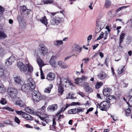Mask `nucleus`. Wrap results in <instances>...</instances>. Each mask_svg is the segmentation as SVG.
<instances>
[{"label":"nucleus","instance_id":"nucleus-1","mask_svg":"<svg viewBox=\"0 0 132 132\" xmlns=\"http://www.w3.org/2000/svg\"><path fill=\"white\" fill-rule=\"evenodd\" d=\"M57 84H62L65 87L69 85L73 87L75 86L73 84L71 81L63 78L58 79H57Z\"/></svg>","mask_w":132,"mask_h":132},{"label":"nucleus","instance_id":"nucleus-2","mask_svg":"<svg viewBox=\"0 0 132 132\" xmlns=\"http://www.w3.org/2000/svg\"><path fill=\"white\" fill-rule=\"evenodd\" d=\"M27 15V12L24 13H22L18 15L17 19L21 27L22 28H24L26 27V23L24 21V15Z\"/></svg>","mask_w":132,"mask_h":132},{"label":"nucleus","instance_id":"nucleus-3","mask_svg":"<svg viewBox=\"0 0 132 132\" xmlns=\"http://www.w3.org/2000/svg\"><path fill=\"white\" fill-rule=\"evenodd\" d=\"M7 91L8 95L12 98H14L17 96L18 91L15 88L12 87L9 88Z\"/></svg>","mask_w":132,"mask_h":132},{"label":"nucleus","instance_id":"nucleus-4","mask_svg":"<svg viewBox=\"0 0 132 132\" xmlns=\"http://www.w3.org/2000/svg\"><path fill=\"white\" fill-rule=\"evenodd\" d=\"M109 105L108 103L104 101L101 102L100 104H98L97 106H99L101 110L106 111L109 109L110 106Z\"/></svg>","mask_w":132,"mask_h":132},{"label":"nucleus","instance_id":"nucleus-5","mask_svg":"<svg viewBox=\"0 0 132 132\" xmlns=\"http://www.w3.org/2000/svg\"><path fill=\"white\" fill-rule=\"evenodd\" d=\"M127 104L128 105V108L125 109V115L126 116H129L130 115L131 109V106H132V97H131L129 100Z\"/></svg>","mask_w":132,"mask_h":132},{"label":"nucleus","instance_id":"nucleus-6","mask_svg":"<svg viewBox=\"0 0 132 132\" xmlns=\"http://www.w3.org/2000/svg\"><path fill=\"white\" fill-rule=\"evenodd\" d=\"M45 108V106L43 105L41 108L38 110L37 113L39 116H37L42 120H44L45 118V117H44L45 114H44Z\"/></svg>","mask_w":132,"mask_h":132},{"label":"nucleus","instance_id":"nucleus-7","mask_svg":"<svg viewBox=\"0 0 132 132\" xmlns=\"http://www.w3.org/2000/svg\"><path fill=\"white\" fill-rule=\"evenodd\" d=\"M63 20V19L62 18L56 16L50 20V22L52 25H56L59 24Z\"/></svg>","mask_w":132,"mask_h":132},{"label":"nucleus","instance_id":"nucleus-8","mask_svg":"<svg viewBox=\"0 0 132 132\" xmlns=\"http://www.w3.org/2000/svg\"><path fill=\"white\" fill-rule=\"evenodd\" d=\"M22 85L21 90L24 92L28 93L30 91H32L34 89L31 88L30 86H29L27 84H25L24 83Z\"/></svg>","mask_w":132,"mask_h":132},{"label":"nucleus","instance_id":"nucleus-9","mask_svg":"<svg viewBox=\"0 0 132 132\" xmlns=\"http://www.w3.org/2000/svg\"><path fill=\"white\" fill-rule=\"evenodd\" d=\"M15 60V57L12 55L8 59L4 60L5 65L7 66H9L11 65Z\"/></svg>","mask_w":132,"mask_h":132},{"label":"nucleus","instance_id":"nucleus-10","mask_svg":"<svg viewBox=\"0 0 132 132\" xmlns=\"http://www.w3.org/2000/svg\"><path fill=\"white\" fill-rule=\"evenodd\" d=\"M85 109L78 107L77 108L72 109L69 110L68 112L69 114H75L78 113L80 112H83Z\"/></svg>","mask_w":132,"mask_h":132},{"label":"nucleus","instance_id":"nucleus-11","mask_svg":"<svg viewBox=\"0 0 132 132\" xmlns=\"http://www.w3.org/2000/svg\"><path fill=\"white\" fill-rule=\"evenodd\" d=\"M20 71L22 72H26L27 71V66L21 62H19L17 65Z\"/></svg>","mask_w":132,"mask_h":132},{"label":"nucleus","instance_id":"nucleus-12","mask_svg":"<svg viewBox=\"0 0 132 132\" xmlns=\"http://www.w3.org/2000/svg\"><path fill=\"white\" fill-rule=\"evenodd\" d=\"M57 58L56 56H52L51 57L49 61V63L51 66L54 68H56L57 65L55 60Z\"/></svg>","mask_w":132,"mask_h":132},{"label":"nucleus","instance_id":"nucleus-13","mask_svg":"<svg viewBox=\"0 0 132 132\" xmlns=\"http://www.w3.org/2000/svg\"><path fill=\"white\" fill-rule=\"evenodd\" d=\"M27 84L29 86H30V88L35 89V84L32 79L31 77L28 78L27 80Z\"/></svg>","mask_w":132,"mask_h":132},{"label":"nucleus","instance_id":"nucleus-14","mask_svg":"<svg viewBox=\"0 0 132 132\" xmlns=\"http://www.w3.org/2000/svg\"><path fill=\"white\" fill-rule=\"evenodd\" d=\"M112 92V90L110 88L107 87L104 89L103 93V95L105 96L110 95Z\"/></svg>","mask_w":132,"mask_h":132},{"label":"nucleus","instance_id":"nucleus-15","mask_svg":"<svg viewBox=\"0 0 132 132\" xmlns=\"http://www.w3.org/2000/svg\"><path fill=\"white\" fill-rule=\"evenodd\" d=\"M14 80L15 82L17 84H18L21 85L24 83V81L19 76H15L14 78Z\"/></svg>","mask_w":132,"mask_h":132},{"label":"nucleus","instance_id":"nucleus-16","mask_svg":"<svg viewBox=\"0 0 132 132\" xmlns=\"http://www.w3.org/2000/svg\"><path fill=\"white\" fill-rule=\"evenodd\" d=\"M40 51L42 55H45L47 54L48 50L45 46L43 45L40 47Z\"/></svg>","mask_w":132,"mask_h":132},{"label":"nucleus","instance_id":"nucleus-17","mask_svg":"<svg viewBox=\"0 0 132 132\" xmlns=\"http://www.w3.org/2000/svg\"><path fill=\"white\" fill-rule=\"evenodd\" d=\"M25 111L27 112L30 114H32L37 116H39L37 112H35L32 108H31L29 107L25 108Z\"/></svg>","mask_w":132,"mask_h":132},{"label":"nucleus","instance_id":"nucleus-18","mask_svg":"<svg viewBox=\"0 0 132 132\" xmlns=\"http://www.w3.org/2000/svg\"><path fill=\"white\" fill-rule=\"evenodd\" d=\"M55 77V74L51 72L48 74L47 79L48 80H52L54 79Z\"/></svg>","mask_w":132,"mask_h":132},{"label":"nucleus","instance_id":"nucleus-19","mask_svg":"<svg viewBox=\"0 0 132 132\" xmlns=\"http://www.w3.org/2000/svg\"><path fill=\"white\" fill-rule=\"evenodd\" d=\"M57 108V106L56 104H52L49 106L47 108L48 110L54 111L56 110Z\"/></svg>","mask_w":132,"mask_h":132},{"label":"nucleus","instance_id":"nucleus-20","mask_svg":"<svg viewBox=\"0 0 132 132\" xmlns=\"http://www.w3.org/2000/svg\"><path fill=\"white\" fill-rule=\"evenodd\" d=\"M115 99V97L113 95H108L107 96L106 99V101L109 104L112 101L114 100Z\"/></svg>","mask_w":132,"mask_h":132},{"label":"nucleus","instance_id":"nucleus-21","mask_svg":"<svg viewBox=\"0 0 132 132\" xmlns=\"http://www.w3.org/2000/svg\"><path fill=\"white\" fill-rule=\"evenodd\" d=\"M106 76V74L104 71L101 72L100 74L97 75L98 78L101 80L104 79L105 78Z\"/></svg>","mask_w":132,"mask_h":132},{"label":"nucleus","instance_id":"nucleus-22","mask_svg":"<svg viewBox=\"0 0 132 132\" xmlns=\"http://www.w3.org/2000/svg\"><path fill=\"white\" fill-rule=\"evenodd\" d=\"M37 61L40 67V71H42V67L44 65V62L41 59L38 58L37 60Z\"/></svg>","mask_w":132,"mask_h":132},{"label":"nucleus","instance_id":"nucleus-23","mask_svg":"<svg viewBox=\"0 0 132 132\" xmlns=\"http://www.w3.org/2000/svg\"><path fill=\"white\" fill-rule=\"evenodd\" d=\"M5 70L4 68L0 66V77H4L5 76Z\"/></svg>","mask_w":132,"mask_h":132},{"label":"nucleus","instance_id":"nucleus-24","mask_svg":"<svg viewBox=\"0 0 132 132\" xmlns=\"http://www.w3.org/2000/svg\"><path fill=\"white\" fill-rule=\"evenodd\" d=\"M57 84L59 85L58 90V93H59V95H61L63 94L64 91L63 88L61 84Z\"/></svg>","mask_w":132,"mask_h":132},{"label":"nucleus","instance_id":"nucleus-25","mask_svg":"<svg viewBox=\"0 0 132 132\" xmlns=\"http://www.w3.org/2000/svg\"><path fill=\"white\" fill-rule=\"evenodd\" d=\"M53 0H43L41 1V3L39 4H37V5H42L44 4H48L53 3Z\"/></svg>","mask_w":132,"mask_h":132},{"label":"nucleus","instance_id":"nucleus-26","mask_svg":"<svg viewBox=\"0 0 132 132\" xmlns=\"http://www.w3.org/2000/svg\"><path fill=\"white\" fill-rule=\"evenodd\" d=\"M53 87V85L52 84H50L49 86L44 89V92L46 93H50L51 90Z\"/></svg>","mask_w":132,"mask_h":132},{"label":"nucleus","instance_id":"nucleus-27","mask_svg":"<svg viewBox=\"0 0 132 132\" xmlns=\"http://www.w3.org/2000/svg\"><path fill=\"white\" fill-rule=\"evenodd\" d=\"M125 66H121L118 69V73L119 74H121L123 73L125 70Z\"/></svg>","mask_w":132,"mask_h":132},{"label":"nucleus","instance_id":"nucleus-28","mask_svg":"<svg viewBox=\"0 0 132 132\" xmlns=\"http://www.w3.org/2000/svg\"><path fill=\"white\" fill-rule=\"evenodd\" d=\"M15 104L19 105L20 107H22L24 105L25 102L22 100H19L16 101Z\"/></svg>","mask_w":132,"mask_h":132},{"label":"nucleus","instance_id":"nucleus-29","mask_svg":"<svg viewBox=\"0 0 132 132\" xmlns=\"http://www.w3.org/2000/svg\"><path fill=\"white\" fill-rule=\"evenodd\" d=\"M39 96H36V98H32V100L33 101L35 102H38L43 99L42 96L41 94H39Z\"/></svg>","mask_w":132,"mask_h":132},{"label":"nucleus","instance_id":"nucleus-30","mask_svg":"<svg viewBox=\"0 0 132 132\" xmlns=\"http://www.w3.org/2000/svg\"><path fill=\"white\" fill-rule=\"evenodd\" d=\"M125 36V34L122 33L120 35L119 37V46L120 47L121 46V44L122 42L123 41L124 38Z\"/></svg>","mask_w":132,"mask_h":132},{"label":"nucleus","instance_id":"nucleus-31","mask_svg":"<svg viewBox=\"0 0 132 132\" xmlns=\"http://www.w3.org/2000/svg\"><path fill=\"white\" fill-rule=\"evenodd\" d=\"M23 117L27 120H32V117L29 114H26L25 113L23 114Z\"/></svg>","mask_w":132,"mask_h":132},{"label":"nucleus","instance_id":"nucleus-32","mask_svg":"<svg viewBox=\"0 0 132 132\" xmlns=\"http://www.w3.org/2000/svg\"><path fill=\"white\" fill-rule=\"evenodd\" d=\"M40 93L37 90H34L31 93L32 97L35 98L36 96H39V94H40Z\"/></svg>","mask_w":132,"mask_h":132},{"label":"nucleus","instance_id":"nucleus-33","mask_svg":"<svg viewBox=\"0 0 132 132\" xmlns=\"http://www.w3.org/2000/svg\"><path fill=\"white\" fill-rule=\"evenodd\" d=\"M63 43V40H56L54 41V44L56 46H60L62 45Z\"/></svg>","mask_w":132,"mask_h":132},{"label":"nucleus","instance_id":"nucleus-34","mask_svg":"<svg viewBox=\"0 0 132 132\" xmlns=\"http://www.w3.org/2000/svg\"><path fill=\"white\" fill-rule=\"evenodd\" d=\"M39 20L42 23L44 24L46 26L47 25V22L45 16H44L43 17L40 19Z\"/></svg>","mask_w":132,"mask_h":132},{"label":"nucleus","instance_id":"nucleus-35","mask_svg":"<svg viewBox=\"0 0 132 132\" xmlns=\"http://www.w3.org/2000/svg\"><path fill=\"white\" fill-rule=\"evenodd\" d=\"M79 47V45L77 44H74L71 47V50L73 51H77V49Z\"/></svg>","mask_w":132,"mask_h":132},{"label":"nucleus","instance_id":"nucleus-36","mask_svg":"<svg viewBox=\"0 0 132 132\" xmlns=\"http://www.w3.org/2000/svg\"><path fill=\"white\" fill-rule=\"evenodd\" d=\"M75 81L76 83L77 84H78L81 85L82 84V80L81 78H77L75 79Z\"/></svg>","mask_w":132,"mask_h":132},{"label":"nucleus","instance_id":"nucleus-37","mask_svg":"<svg viewBox=\"0 0 132 132\" xmlns=\"http://www.w3.org/2000/svg\"><path fill=\"white\" fill-rule=\"evenodd\" d=\"M27 66V71L30 73L32 72L33 70V68L32 66L30 64H29Z\"/></svg>","mask_w":132,"mask_h":132},{"label":"nucleus","instance_id":"nucleus-38","mask_svg":"<svg viewBox=\"0 0 132 132\" xmlns=\"http://www.w3.org/2000/svg\"><path fill=\"white\" fill-rule=\"evenodd\" d=\"M105 23L104 22H102L101 21H100L98 22H97L96 25L99 26V27L103 29L105 26Z\"/></svg>","mask_w":132,"mask_h":132},{"label":"nucleus","instance_id":"nucleus-39","mask_svg":"<svg viewBox=\"0 0 132 132\" xmlns=\"http://www.w3.org/2000/svg\"><path fill=\"white\" fill-rule=\"evenodd\" d=\"M103 83L102 82H97L95 86V88L96 89H99L103 85Z\"/></svg>","mask_w":132,"mask_h":132},{"label":"nucleus","instance_id":"nucleus-40","mask_svg":"<svg viewBox=\"0 0 132 132\" xmlns=\"http://www.w3.org/2000/svg\"><path fill=\"white\" fill-rule=\"evenodd\" d=\"M6 37L7 35L4 32L0 31V39L4 38Z\"/></svg>","mask_w":132,"mask_h":132},{"label":"nucleus","instance_id":"nucleus-41","mask_svg":"<svg viewBox=\"0 0 132 132\" xmlns=\"http://www.w3.org/2000/svg\"><path fill=\"white\" fill-rule=\"evenodd\" d=\"M5 88L4 87L3 85L2 84H0V93H3L5 92Z\"/></svg>","mask_w":132,"mask_h":132},{"label":"nucleus","instance_id":"nucleus-42","mask_svg":"<svg viewBox=\"0 0 132 132\" xmlns=\"http://www.w3.org/2000/svg\"><path fill=\"white\" fill-rule=\"evenodd\" d=\"M111 5L110 1L109 0H106L105 3V6L106 8L110 7Z\"/></svg>","mask_w":132,"mask_h":132},{"label":"nucleus","instance_id":"nucleus-43","mask_svg":"<svg viewBox=\"0 0 132 132\" xmlns=\"http://www.w3.org/2000/svg\"><path fill=\"white\" fill-rule=\"evenodd\" d=\"M108 17L109 18V20H110L113 17V15L111 11H110L108 12Z\"/></svg>","mask_w":132,"mask_h":132},{"label":"nucleus","instance_id":"nucleus-44","mask_svg":"<svg viewBox=\"0 0 132 132\" xmlns=\"http://www.w3.org/2000/svg\"><path fill=\"white\" fill-rule=\"evenodd\" d=\"M0 103L2 105H5L7 103V102L5 99L2 98L1 100L0 101Z\"/></svg>","mask_w":132,"mask_h":132},{"label":"nucleus","instance_id":"nucleus-45","mask_svg":"<svg viewBox=\"0 0 132 132\" xmlns=\"http://www.w3.org/2000/svg\"><path fill=\"white\" fill-rule=\"evenodd\" d=\"M128 6H123L121 7H119L118 9L116 10L115 11V12L116 13H118L119 11H121V10L123 9H125L127 7H128Z\"/></svg>","mask_w":132,"mask_h":132},{"label":"nucleus","instance_id":"nucleus-46","mask_svg":"<svg viewBox=\"0 0 132 132\" xmlns=\"http://www.w3.org/2000/svg\"><path fill=\"white\" fill-rule=\"evenodd\" d=\"M69 96L68 98V99H73L76 98V97L74 96V94H72L71 93L69 94Z\"/></svg>","mask_w":132,"mask_h":132},{"label":"nucleus","instance_id":"nucleus-47","mask_svg":"<svg viewBox=\"0 0 132 132\" xmlns=\"http://www.w3.org/2000/svg\"><path fill=\"white\" fill-rule=\"evenodd\" d=\"M3 109L4 110H7L12 112H13L14 111V110L12 109L11 108L7 106H6L5 107H3Z\"/></svg>","mask_w":132,"mask_h":132},{"label":"nucleus","instance_id":"nucleus-48","mask_svg":"<svg viewBox=\"0 0 132 132\" xmlns=\"http://www.w3.org/2000/svg\"><path fill=\"white\" fill-rule=\"evenodd\" d=\"M102 29L96 25L95 29V32L97 33L100 32Z\"/></svg>","mask_w":132,"mask_h":132},{"label":"nucleus","instance_id":"nucleus-49","mask_svg":"<svg viewBox=\"0 0 132 132\" xmlns=\"http://www.w3.org/2000/svg\"><path fill=\"white\" fill-rule=\"evenodd\" d=\"M16 113L18 114V115H22V116H23V114L25 113V112L22 111H17V110H15V111Z\"/></svg>","mask_w":132,"mask_h":132},{"label":"nucleus","instance_id":"nucleus-50","mask_svg":"<svg viewBox=\"0 0 132 132\" xmlns=\"http://www.w3.org/2000/svg\"><path fill=\"white\" fill-rule=\"evenodd\" d=\"M27 9L26 6H23L21 8V13H24Z\"/></svg>","mask_w":132,"mask_h":132},{"label":"nucleus","instance_id":"nucleus-51","mask_svg":"<svg viewBox=\"0 0 132 132\" xmlns=\"http://www.w3.org/2000/svg\"><path fill=\"white\" fill-rule=\"evenodd\" d=\"M14 121L18 125H20V121L19 118L16 116L15 117Z\"/></svg>","mask_w":132,"mask_h":132},{"label":"nucleus","instance_id":"nucleus-52","mask_svg":"<svg viewBox=\"0 0 132 132\" xmlns=\"http://www.w3.org/2000/svg\"><path fill=\"white\" fill-rule=\"evenodd\" d=\"M87 92H92L93 91V89L89 86L85 89Z\"/></svg>","mask_w":132,"mask_h":132},{"label":"nucleus","instance_id":"nucleus-53","mask_svg":"<svg viewBox=\"0 0 132 132\" xmlns=\"http://www.w3.org/2000/svg\"><path fill=\"white\" fill-rule=\"evenodd\" d=\"M82 63H85V64H87L88 62L89 61V58H85L84 59L82 60Z\"/></svg>","mask_w":132,"mask_h":132},{"label":"nucleus","instance_id":"nucleus-54","mask_svg":"<svg viewBox=\"0 0 132 132\" xmlns=\"http://www.w3.org/2000/svg\"><path fill=\"white\" fill-rule=\"evenodd\" d=\"M80 105V103L78 102H72L71 103V105L72 106Z\"/></svg>","mask_w":132,"mask_h":132},{"label":"nucleus","instance_id":"nucleus-55","mask_svg":"<svg viewBox=\"0 0 132 132\" xmlns=\"http://www.w3.org/2000/svg\"><path fill=\"white\" fill-rule=\"evenodd\" d=\"M56 124V123L55 121V118H54L53 119V128L54 129H56V128L55 126Z\"/></svg>","mask_w":132,"mask_h":132},{"label":"nucleus","instance_id":"nucleus-56","mask_svg":"<svg viewBox=\"0 0 132 132\" xmlns=\"http://www.w3.org/2000/svg\"><path fill=\"white\" fill-rule=\"evenodd\" d=\"M103 33L102 32V34H100L99 36L97 38V40H100L103 37Z\"/></svg>","mask_w":132,"mask_h":132},{"label":"nucleus","instance_id":"nucleus-57","mask_svg":"<svg viewBox=\"0 0 132 132\" xmlns=\"http://www.w3.org/2000/svg\"><path fill=\"white\" fill-rule=\"evenodd\" d=\"M82 80H84V81H86L87 79L88 78V77L87 76H85L83 75L82 76L81 78Z\"/></svg>","mask_w":132,"mask_h":132},{"label":"nucleus","instance_id":"nucleus-58","mask_svg":"<svg viewBox=\"0 0 132 132\" xmlns=\"http://www.w3.org/2000/svg\"><path fill=\"white\" fill-rule=\"evenodd\" d=\"M84 86L85 89L89 87V84L87 82H85L84 85Z\"/></svg>","mask_w":132,"mask_h":132},{"label":"nucleus","instance_id":"nucleus-59","mask_svg":"<svg viewBox=\"0 0 132 132\" xmlns=\"http://www.w3.org/2000/svg\"><path fill=\"white\" fill-rule=\"evenodd\" d=\"M92 35H89L87 37V40L88 42L89 43L91 40L92 38Z\"/></svg>","mask_w":132,"mask_h":132},{"label":"nucleus","instance_id":"nucleus-60","mask_svg":"<svg viewBox=\"0 0 132 132\" xmlns=\"http://www.w3.org/2000/svg\"><path fill=\"white\" fill-rule=\"evenodd\" d=\"M40 72L41 79H44L45 78V77L44 76V73L42 69V71H40Z\"/></svg>","mask_w":132,"mask_h":132},{"label":"nucleus","instance_id":"nucleus-61","mask_svg":"<svg viewBox=\"0 0 132 132\" xmlns=\"http://www.w3.org/2000/svg\"><path fill=\"white\" fill-rule=\"evenodd\" d=\"M68 67V66L66 64L63 63L61 67L62 68L65 69L67 68Z\"/></svg>","mask_w":132,"mask_h":132},{"label":"nucleus","instance_id":"nucleus-62","mask_svg":"<svg viewBox=\"0 0 132 132\" xmlns=\"http://www.w3.org/2000/svg\"><path fill=\"white\" fill-rule=\"evenodd\" d=\"M93 109V108H91L87 110L86 112V114H88L90 112L92 111Z\"/></svg>","mask_w":132,"mask_h":132},{"label":"nucleus","instance_id":"nucleus-63","mask_svg":"<svg viewBox=\"0 0 132 132\" xmlns=\"http://www.w3.org/2000/svg\"><path fill=\"white\" fill-rule=\"evenodd\" d=\"M24 63H25V64H26V65H27L29 64V62L28 61L27 58H25L24 60Z\"/></svg>","mask_w":132,"mask_h":132},{"label":"nucleus","instance_id":"nucleus-64","mask_svg":"<svg viewBox=\"0 0 132 132\" xmlns=\"http://www.w3.org/2000/svg\"><path fill=\"white\" fill-rule=\"evenodd\" d=\"M111 26L110 25H109L108 26H106L105 27V28L108 31V32H110L111 31L110 29V28L111 27Z\"/></svg>","mask_w":132,"mask_h":132}]
</instances>
